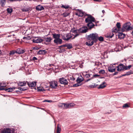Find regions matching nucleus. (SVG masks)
<instances>
[{
    "mask_svg": "<svg viewBox=\"0 0 133 133\" xmlns=\"http://www.w3.org/2000/svg\"><path fill=\"white\" fill-rule=\"evenodd\" d=\"M50 85L51 88H56L57 86V82L55 81L51 82L50 83Z\"/></svg>",
    "mask_w": 133,
    "mask_h": 133,
    "instance_id": "obj_7",
    "label": "nucleus"
},
{
    "mask_svg": "<svg viewBox=\"0 0 133 133\" xmlns=\"http://www.w3.org/2000/svg\"><path fill=\"white\" fill-rule=\"evenodd\" d=\"M70 108L74 105V104L73 103H69Z\"/></svg>",
    "mask_w": 133,
    "mask_h": 133,
    "instance_id": "obj_49",
    "label": "nucleus"
},
{
    "mask_svg": "<svg viewBox=\"0 0 133 133\" xmlns=\"http://www.w3.org/2000/svg\"><path fill=\"white\" fill-rule=\"evenodd\" d=\"M54 43L56 44L57 45L58 44H61L62 43V40L60 39V38L54 39Z\"/></svg>",
    "mask_w": 133,
    "mask_h": 133,
    "instance_id": "obj_14",
    "label": "nucleus"
},
{
    "mask_svg": "<svg viewBox=\"0 0 133 133\" xmlns=\"http://www.w3.org/2000/svg\"><path fill=\"white\" fill-rule=\"evenodd\" d=\"M126 76V74H123V75H122V76Z\"/></svg>",
    "mask_w": 133,
    "mask_h": 133,
    "instance_id": "obj_60",
    "label": "nucleus"
},
{
    "mask_svg": "<svg viewBox=\"0 0 133 133\" xmlns=\"http://www.w3.org/2000/svg\"><path fill=\"white\" fill-rule=\"evenodd\" d=\"M132 65H129L128 66H125V70L129 69L131 67Z\"/></svg>",
    "mask_w": 133,
    "mask_h": 133,
    "instance_id": "obj_41",
    "label": "nucleus"
},
{
    "mask_svg": "<svg viewBox=\"0 0 133 133\" xmlns=\"http://www.w3.org/2000/svg\"><path fill=\"white\" fill-rule=\"evenodd\" d=\"M131 33V34H132V35H133V31H132V32Z\"/></svg>",
    "mask_w": 133,
    "mask_h": 133,
    "instance_id": "obj_64",
    "label": "nucleus"
},
{
    "mask_svg": "<svg viewBox=\"0 0 133 133\" xmlns=\"http://www.w3.org/2000/svg\"><path fill=\"white\" fill-rule=\"evenodd\" d=\"M16 88L15 87H13L12 88H9L8 89H5V90L8 92H12L14 90H15Z\"/></svg>",
    "mask_w": 133,
    "mask_h": 133,
    "instance_id": "obj_24",
    "label": "nucleus"
},
{
    "mask_svg": "<svg viewBox=\"0 0 133 133\" xmlns=\"http://www.w3.org/2000/svg\"><path fill=\"white\" fill-rule=\"evenodd\" d=\"M131 24L130 22H127L123 25L122 28V31H128L132 29V28L130 26Z\"/></svg>",
    "mask_w": 133,
    "mask_h": 133,
    "instance_id": "obj_3",
    "label": "nucleus"
},
{
    "mask_svg": "<svg viewBox=\"0 0 133 133\" xmlns=\"http://www.w3.org/2000/svg\"><path fill=\"white\" fill-rule=\"evenodd\" d=\"M16 40L17 41V42H18L19 41V39H16V38H15V37H14L13 38V39L12 40H11V41H16Z\"/></svg>",
    "mask_w": 133,
    "mask_h": 133,
    "instance_id": "obj_51",
    "label": "nucleus"
},
{
    "mask_svg": "<svg viewBox=\"0 0 133 133\" xmlns=\"http://www.w3.org/2000/svg\"><path fill=\"white\" fill-rule=\"evenodd\" d=\"M128 107H129V106L127 103L124 104V105L123 106V108Z\"/></svg>",
    "mask_w": 133,
    "mask_h": 133,
    "instance_id": "obj_47",
    "label": "nucleus"
},
{
    "mask_svg": "<svg viewBox=\"0 0 133 133\" xmlns=\"http://www.w3.org/2000/svg\"><path fill=\"white\" fill-rule=\"evenodd\" d=\"M99 76V75H93V77H98Z\"/></svg>",
    "mask_w": 133,
    "mask_h": 133,
    "instance_id": "obj_53",
    "label": "nucleus"
},
{
    "mask_svg": "<svg viewBox=\"0 0 133 133\" xmlns=\"http://www.w3.org/2000/svg\"><path fill=\"white\" fill-rule=\"evenodd\" d=\"M127 6H128L129 8H131V6H130L128 4H127Z\"/></svg>",
    "mask_w": 133,
    "mask_h": 133,
    "instance_id": "obj_59",
    "label": "nucleus"
},
{
    "mask_svg": "<svg viewBox=\"0 0 133 133\" xmlns=\"http://www.w3.org/2000/svg\"><path fill=\"white\" fill-rule=\"evenodd\" d=\"M0 4L2 6H3L4 5V1L3 0L1 1Z\"/></svg>",
    "mask_w": 133,
    "mask_h": 133,
    "instance_id": "obj_43",
    "label": "nucleus"
},
{
    "mask_svg": "<svg viewBox=\"0 0 133 133\" xmlns=\"http://www.w3.org/2000/svg\"><path fill=\"white\" fill-rule=\"evenodd\" d=\"M6 85L5 83L4 82L1 83H0V90H3L5 89L4 88V87L6 86Z\"/></svg>",
    "mask_w": 133,
    "mask_h": 133,
    "instance_id": "obj_17",
    "label": "nucleus"
},
{
    "mask_svg": "<svg viewBox=\"0 0 133 133\" xmlns=\"http://www.w3.org/2000/svg\"><path fill=\"white\" fill-rule=\"evenodd\" d=\"M90 79H87V81H86V82H88V81H90Z\"/></svg>",
    "mask_w": 133,
    "mask_h": 133,
    "instance_id": "obj_61",
    "label": "nucleus"
},
{
    "mask_svg": "<svg viewBox=\"0 0 133 133\" xmlns=\"http://www.w3.org/2000/svg\"><path fill=\"white\" fill-rule=\"evenodd\" d=\"M76 10L77 11L75 13V15L78 16L82 17L84 15V12L82 10L79 9H77Z\"/></svg>",
    "mask_w": 133,
    "mask_h": 133,
    "instance_id": "obj_6",
    "label": "nucleus"
},
{
    "mask_svg": "<svg viewBox=\"0 0 133 133\" xmlns=\"http://www.w3.org/2000/svg\"><path fill=\"white\" fill-rule=\"evenodd\" d=\"M70 78V79L72 81H74L75 79V78L73 76H71Z\"/></svg>",
    "mask_w": 133,
    "mask_h": 133,
    "instance_id": "obj_52",
    "label": "nucleus"
},
{
    "mask_svg": "<svg viewBox=\"0 0 133 133\" xmlns=\"http://www.w3.org/2000/svg\"><path fill=\"white\" fill-rule=\"evenodd\" d=\"M91 75H92L90 74H87L85 75V77L87 78H88L90 77Z\"/></svg>",
    "mask_w": 133,
    "mask_h": 133,
    "instance_id": "obj_45",
    "label": "nucleus"
},
{
    "mask_svg": "<svg viewBox=\"0 0 133 133\" xmlns=\"http://www.w3.org/2000/svg\"><path fill=\"white\" fill-rule=\"evenodd\" d=\"M102 12L103 13H104L105 12V11L104 10H102Z\"/></svg>",
    "mask_w": 133,
    "mask_h": 133,
    "instance_id": "obj_62",
    "label": "nucleus"
},
{
    "mask_svg": "<svg viewBox=\"0 0 133 133\" xmlns=\"http://www.w3.org/2000/svg\"><path fill=\"white\" fill-rule=\"evenodd\" d=\"M32 59L33 60V61H35V60H36L37 59V58L35 57H34Z\"/></svg>",
    "mask_w": 133,
    "mask_h": 133,
    "instance_id": "obj_54",
    "label": "nucleus"
},
{
    "mask_svg": "<svg viewBox=\"0 0 133 133\" xmlns=\"http://www.w3.org/2000/svg\"><path fill=\"white\" fill-rule=\"evenodd\" d=\"M52 40V39L50 37H45L43 38V41L44 42V44L46 45L49 44Z\"/></svg>",
    "mask_w": 133,
    "mask_h": 133,
    "instance_id": "obj_5",
    "label": "nucleus"
},
{
    "mask_svg": "<svg viewBox=\"0 0 133 133\" xmlns=\"http://www.w3.org/2000/svg\"><path fill=\"white\" fill-rule=\"evenodd\" d=\"M59 82L60 83L64 85H67L68 84L67 80L64 77L60 78L59 79Z\"/></svg>",
    "mask_w": 133,
    "mask_h": 133,
    "instance_id": "obj_8",
    "label": "nucleus"
},
{
    "mask_svg": "<svg viewBox=\"0 0 133 133\" xmlns=\"http://www.w3.org/2000/svg\"><path fill=\"white\" fill-rule=\"evenodd\" d=\"M16 53L18 54H22L25 52L26 50L21 48H18L16 50Z\"/></svg>",
    "mask_w": 133,
    "mask_h": 133,
    "instance_id": "obj_13",
    "label": "nucleus"
},
{
    "mask_svg": "<svg viewBox=\"0 0 133 133\" xmlns=\"http://www.w3.org/2000/svg\"><path fill=\"white\" fill-rule=\"evenodd\" d=\"M106 83L105 82H103L102 84H100L98 87V89H103L106 87V85H105Z\"/></svg>",
    "mask_w": 133,
    "mask_h": 133,
    "instance_id": "obj_23",
    "label": "nucleus"
},
{
    "mask_svg": "<svg viewBox=\"0 0 133 133\" xmlns=\"http://www.w3.org/2000/svg\"><path fill=\"white\" fill-rule=\"evenodd\" d=\"M37 89L38 91H43L44 89L42 87H37Z\"/></svg>",
    "mask_w": 133,
    "mask_h": 133,
    "instance_id": "obj_33",
    "label": "nucleus"
},
{
    "mask_svg": "<svg viewBox=\"0 0 133 133\" xmlns=\"http://www.w3.org/2000/svg\"><path fill=\"white\" fill-rule=\"evenodd\" d=\"M23 39H26V40H30L31 39L30 36H28L27 37H24L23 38Z\"/></svg>",
    "mask_w": 133,
    "mask_h": 133,
    "instance_id": "obj_37",
    "label": "nucleus"
},
{
    "mask_svg": "<svg viewBox=\"0 0 133 133\" xmlns=\"http://www.w3.org/2000/svg\"><path fill=\"white\" fill-rule=\"evenodd\" d=\"M95 21H94L93 22H94L95 23V24H95V25L97 26V23H99V21H96L95 20Z\"/></svg>",
    "mask_w": 133,
    "mask_h": 133,
    "instance_id": "obj_50",
    "label": "nucleus"
},
{
    "mask_svg": "<svg viewBox=\"0 0 133 133\" xmlns=\"http://www.w3.org/2000/svg\"><path fill=\"white\" fill-rule=\"evenodd\" d=\"M26 84V82L25 81L21 82H19L18 83V84L19 85L21 86H25Z\"/></svg>",
    "mask_w": 133,
    "mask_h": 133,
    "instance_id": "obj_25",
    "label": "nucleus"
},
{
    "mask_svg": "<svg viewBox=\"0 0 133 133\" xmlns=\"http://www.w3.org/2000/svg\"><path fill=\"white\" fill-rule=\"evenodd\" d=\"M30 10V8H22L21 9V10L24 12H27L28 11Z\"/></svg>",
    "mask_w": 133,
    "mask_h": 133,
    "instance_id": "obj_27",
    "label": "nucleus"
},
{
    "mask_svg": "<svg viewBox=\"0 0 133 133\" xmlns=\"http://www.w3.org/2000/svg\"><path fill=\"white\" fill-rule=\"evenodd\" d=\"M69 13L68 12H65L64 13L63 15L64 17H66L68 16L69 15Z\"/></svg>",
    "mask_w": 133,
    "mask_h": 133,
    "instance_id": "obj_39",
    "label": "nucleus"
},
{
    "mask_svg": "<svg viewBox=\"0 0 133 133\" xmlns=\"http://www.w3.org/2000/svg\"><path fill=\"white\" fill-rule=\"evenodd\" d=\"M69 6L68 5H62V6L61 7L63 8H65V9H68V8L69 7Z\"/></svg>",
    "mask_w": 133,
    "mask_h": 133,
    "instance_id": "obj_40",
    "label": "nucleus"
},
{
    "mask_svg": "<svg viewBox=\"0 0 133 133\" xmlns=\"http://www.w3.org/2000/svg\"><path fill=\"white\" fill-rule=\"evenodd\" d=\"M33 42L34 43H40L43 41V39H41L40 37H35L32 39Z\"/></svg>",
    "mask_w": 133,
    "mask_h": 133,
    "instance_id": "obj_10",
    "label": "nucleus"
},
{
    "mask_svg": "<svg viewBox=\"0 0 133 133\" xmlns=\"http://www.w3.org/2000/svg\"><path fill=\"white\" fill-rule=\"evenodd\" d=\"M116 68L115 66L112 65H110V66L108 68V70L109 71L113 72H115L116 70Z\"/></svg>",
    "mask_w": 133,
    "mask_h": 133,
    "instance_id": "obj_15",
    "label": "nucleus"
},
{
    "mask_svg": "<svg viewBox=\"0 0 133 133\" xmlns=\"http://www.w3.org/2000/svg\"><path fill=\"white\" fill-rule=\"evenodd\" d=\"M57 133H60L61 131V128L60 127H59L58 125L57 126Z\"/></svg>",
    "mask_w": 133,
    "mask_h": 133,
    "instance_id": "obj_30",
    "label": "nucleus"
},
{
    "mask_svg": "<svg viewBox=\"0 0 133 133\" xmlns=\"http://www.w3.org/2000/svg\"><path fill=\"white\" fill-rule=\"evenodd\" d=\"M118 38L121 39L123 38H124L125 35L124 34H123L122 33L118 32Z\"/></svg>",
    "mask_w": 133,
    "mask_h": 133,
    "instance_id": "obj_19",
    "label": "nucleus"
},
{
    "mask_svg": "<svg viewBox=\"0 0 133 133\" xmlns=\"http://www.w3.org/2000/svg\"><path fill=\"white\" fill-rule=\"evenodd\" d=\"M59 50H58L57 51L60 53H61L65 51V49L64 48L61 49V48H59Z\"/></svg>",
    "mask_w": 133,
    "mask_h": 133,
    "instance_id": "obj_32",
    "label": "nucleus"
},
{
    "mask_svg": "<svg viewBox=\"0 0 133 133\" xmlns=\"http://www.w3.org/2000/svg\"><path fill=\"white\" fill-rule=\"evenodd\" d=\"M118 72H116L113 75H116L118 74Z\"/></svg>",
    "mask_w": 133,
    "mask_h": 133,
    "instance_id": "obj_56",
    "label": "nucleus"
},
{
    "mask_svg": "<svg viewBox=\"0 0 133 133\" xmlns=\"http://www.w3.org/2000/svg\"><path fill=\"white\" fill-rule=\"evenodd\" d=\"M119 29H117L116 28H114L113 29L112 32H116L119 31Z\"/></svg>",
    "mask_w": 133,
    "mask_h": 133,
    "instance_id": "obj_34",
    "label": "nucleus"
},
{
    "mask_svg": "<svg viewBox=\"0 0 133 133\" xmlns=\"http://www.w3.org/2000/svg\"><path fill=\"white\" fill-rule=\"evenodd\" d=\"M117 70L118 71H121L124 69L125 70V66L123 64H120L117 66Z\"/></svg>",
    "mask_w": 133,
    "mask_h": 133,
    "instance_id": "obj_12",
    "label": "nucleus"
},
{
    "mask_svg": "<svg viewBox=\"0 0 133 133\" xmlns=\"http://www.w3.org/2000/svg\"><path fill=\"white\" fill-rule=\"evenodd\" d=\"M27 84L30 87H34L36 85V83L35 82H28L27 83Z\"/></svg>",
    "mask_w": 133,
    "mask_h": 133,
    "instance_id": "obj_16",
    "label": "nucleus"
},
{
    "mask_svg": "<svg viewBox=\"0 0 133 133\" xmlns=\"http://www.w3.org/2000/svg\"><path fill=\"white\" fill-rule=\"evenodd\" d=\"M116 25L117 28L118 29H119L121 28V25L120 23L117 22V23Z\"/></svg>",
    "mask_w": 133,
    "mask_h": 133,
    "instance_id": "obj_35",
    "label": "nucleus"
},
{
    "mask_svg": "<svg viewBox=\"0 0 133 133\" xmlns=\"http://www.w3.org/2000/svg\"><path fill=\"white\" fill-rule=\"evenodd\" d=\"M53 37L55 39H57L60 38V34H56L55 33L52 34Z\"/></svg>",
    "mask_w": 133,
    "mask_h": 133,
    "instance_id": "obj_20",
    "label": "nucleus"
},
{
    "mask_svg": "<svg viewBox=\"0 0 133 133\" xmlns=\"http://www.w3.org/2000/svg\"><path fill=\"white\" fill-rule=\"evenodd\" d=\"M16 51L15 50H12L10 52L9 54L10 55H12L15 53H16Z\"/></svg>",
    "mask_w": 133,
    "mask_h": 133,
    "instance_id": "obj_31",
    "label": "nucleus"
},
{
    "mask_svg": "<svg viewBox=\"0 0 133 133\" xmlns=\"http://www.w3.org/2000/svg\"><path fill=\"white\" fill-rule=\"evenodd\" d=\"M7 11L8 13H11L12 12V10L11 9L8 8L7 9Z\"/></svg>",
    "mask_w": 133,
    "mask_h": 133,
    "instance_id": "obj_38",
    "label": "nucleus"
},
{
    "mask_svg": "<svg viewBox=\"0 0 133 133\" xmlns=\"http://www.w3.org/2000/svg\"><path fill=\"white\" fill-rule=\"evenodd\" d=\"M51 101V100H45L44 101H43V102H50V101Z\"/></svg>",
    "mask_w": 133,
    "mask_h": 133,
    "instance_id": "obj_55",
    "label": "nucleus"
},
{
    "mask_svg": "<svg viewBox=\"0 0 133 133\" xmlns=\"http://www.w3.org/2000/svg\"><path fill=\"white\" fill-rule=\"evenodd\" d=\"M114 34L112 32H111L110 33H108L106 35V37L109 38H111L114 36Z\"/></svg>",
    "mask_w": 133,
    "mask_h": 133,
    "instance_id": "obj_18",
    "label": "nucleus"
},
{
    "mask_svg": "<svg viewBox=\"0 0 133 133\" xmlns=\"http://www.w3.org/2000/svg\"><path fill=\"white\" fill-rule=\"evenodd\" d=\"M98 38V35L97 34H90L88 36V40L86 43V45L89 46H91L93 44L94 42L97 41Z\"/></svg>",
    "mask_w": 133,
    "mask_h": 133,
    "instance_id": "obj_1",
    "label": "nucleus"
},
{
    "mask_svg": "<svg viewBox=\"0 0 133 133\" xmlns=\"http://www.w3.org/2000/svg\"><path fill=\"white\" fill-rule=\"evenodd\" d=\"M98 40L100 41H103L104 39L103 37L101 36L98 38Z\"/></svg>",
    "mask_w": 133,
    "mask_h": 133,
    "instance_id": "obj_46",
    "label": "nucleus"
},
{
    "mask_svg": "<svg viewBox=\"0 0 133 133\" xmlns=\"http://www.w3.org/2000/svg\"><path fill=\"white\" fill-rule=\"evenodd\" d=\"M63 47H66V44L62 45Z\"/></svg>",
    "mask_w": 133,
    "mask_h": 133,
    "instance_id": "obj_58",
    "label": "nucleus"
},
{
    "mask_svg": "<svg viewBox=\"0 0 133 133\" xmlns=\"http://www.w3.org/2000/svg\"><path fill=\"white\" fill-rule=\"evenodd\" d=\"M74 35L70 33H68L62 36L63 39L64 40H68L73 37Z\"/></svg>",
    "mask_w": 133,
    "mask_h": 133,
    "instance_id": "obj_4",
    "label": "nucleus"
},
{
    "mask_svg": "<svg viewBox=\"0 0 133 133\" xmlns=\"http://www.w3.org/2000/svg\"><path fill=\"white\" fill-rule=\"evenodd\" d=\"M131 9V10L133 9V7H131V8H130Z\"/></svg>",
    "mask_w": 133,
    "mask_h": 133,
    "instance_id": "obj_63",
    "label": "nucleus"
},
{
    "mask_svg": "<svg viewBox=\"0 0 133 133\" xmlns=\"http://www.w3.org/2000/svg\"><path fill=\"white\" fill-rule=\"evenodd\" d=\"M48 65L49 66V67H52L51 68H50V69H54V67H52V66H54V67L55 66V65L54 64H49V65Z\"/></svg>",
    "mask_w": 133,
    "mask_h": 133,
    "instance_id": "obj_48",
    "label": "nucleus"
},
{
    "mask_svg": "<svg viewBox=\"0 0 133 133\" xmlns=\"http://www.w3.org/2000/svg\"><path fill=\"white\" fill-rule=\"evenodd\" d=\"M99 73L100 74H104L105 73V71L104 70H100L99 72Z\"/></svg>",
    "mask_w": 133,
    "mask_h": 133,
    "instance_id": "obj_44",
    "label": "nucleus"
},
{
    "mask_svg": "<svg viewBox=\"0 0 133 133\" xmlns=\"http://www.w3.org/2000/svg\"><path fill=\"white\" fill-rule=\"evenodd\" d=\"M66 47L68 49H70L72 47V45L71 44H66Z\"/></svg>",
    "mask_w": 133,
    "mask_h": 133,
    "instance_id": "obj_29",
    "label": "nucleus"
},
{
    "mask_svg": "<svg viewBox=\"0 0 133 133\" xmlns=\"http://www.w3.org/2000/svg\"><path fill=\"white\" fill-rule=\"evenodd\" d=\"M95 20V18L91 15H88L85 20L87 25L89 29H91L93 28L95 26V24L93 23L94 21Z\"/></svg>",
    "mask_w": 133,
    "mask_h": 133,
    "instance_id": "obj_2",
    "label": "nucleus"
},
{
    "mask_svg": "<svg viewBox=\"0 0 133 133\" xmlns=\"http://www.w3.org/2000/svg\"><path fill=\"white\" fill-rule=\"evenodd\" d=\"M44 9V7L42 6L38 5L36 7V9L37 10L41 11Z\"/></svg>",
    "mask_w": 133,
    "mask_h": 133,
    "instance_id": "obj_22",
    "label": "nucleus"
},
{
    "mask_svg": "<svg viewBox=\"0 0 133 133\" xmlns=\"http://www.w3.org/2000/svg\"><path fill=\"white\" fill-rule=\"evenodd\" d=\"M71 32L73 33H74L75 34L76 33L75 35H73L74 37H72V39H73L78 36L79 35L78 30L76 29L75 28H73L71 30Z\"/></svg>",
    "mask_w": 133,
    "mask_h": 133,
    "instance_id": "obj_9",
    "label": "nucleus"
},
{
    "mask_svg": "<svg viewBox=\"0 0 133 133\" xmlns=\"http://www.w3.org/2000/svg\"><path fill=\"white\" fill-rule=\"evenodd\" d=\"M81 83H76L75 84H74L73 85V87H78L79 86H80L81 85Z\"/></svg>",
    "mask_w": 133,
    "mask_h": 133,
    "instance_id": "obj_36",
    "label": "nucleus"
},
{
    "mask_svg": "<svg viewBox=\"0 0 133 133\" xmlns=\"http://www.w3.org/2000/svg\"><path fill=\"white\" fill-rule=\"evenodd\" d=\"M46 53L45 50H40L38 52V53L39 54H44Z\"/></svg>",
    "mask_w": 133,
    "mask_h": 133,
    "instance_id": "obj_26",
    "label": "nucleus"
},
{
    "mask_svg": "<svg viewBox=\"0 0 133 133\" xmlns=\"http://www.w3.org/2000/svg\"><path fill=\"white\" fill-rule=\"evenodd\" d=\"M131 71H128V72H126V76H128L129 75H130V74H133V72H132Z\"/></svg>",
    "mask_w": 133,
    "mask_h": 133,
    "instance_id": "obj_42",
    "label": "nucleus"
},
{
    "mask_svg": "<svg viewBox=\"0 0 133 133\" xmlns=\"http://www.w3.org/2000/svg\"><path fill=\"white\" fill-rule=\"evenodd\" d=\"M83 80V78H79L78 77L76 80L77 82V83H80L82 82Z\"/></svg>",
    "mask_w": 133,
    "mask_h": 133,
    "instance_id": "obj_28",
    "label": "nucleus"
},
{
    "mask_svg": "<svg viewBox=\"0 0 133 133\" xmlns=\"http://www.w3.org/2000/svg\"><path fill=\"white\" fill-rule=\"evenodd\" d=\"M88 29V28L87 26L83 27L78 30L79 33H85L87 32Z\"/></svg>",
    "mask_w": 133,
    "mask_h": 133,
    "instance_id": "obj_11",
    "label": "nucleus"
},
{
    "mask_svg": "<svg viewBox=\"0 0 133 133\" xmlns=\"http://www.w3.org/2000/svg\"><path fill=\"white\" fill-rule=\"evenodd\" d=\"M94 1H96V2H100L101 1L100 0H93Z\"/></svg>",
    "mask_w": 133,
    "mask_h": 133,
    "instance_id": "obj_57",
    "label": "nucleus"
},
{
    "mask_svg": "<svg viewBox=\"0 0 133 133\" xmlns=\"http://www.w3.org/2000/svg\"><path fill=\"white\" fill-rule=\"evenodd\" d=\"M63 105H64V108L66 109L70 108L69 103L65 104V103L61 104H60L59 106H63Z\"/></svg>",
    "mask_w": 133,
    "mask_h": 133,
    "instance_id": "obj_21",
    "label": "nucleus"
}]
</instances>
